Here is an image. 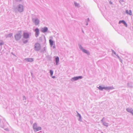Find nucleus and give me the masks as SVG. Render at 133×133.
Wrapping results in <instances>:
<instances>
[{"label":"nucleus","mask_w":133,"mask_h":133,"mask_svg":"<svg viewBox=\"0 0 133 133\" xmlns=\"http://www.w3.org/2000/svg\"><path fill=\"white\" fill-rule=\"evenodd\" d=\"M33 128L34 131H37L41 130V127H37V125L36 124H34L33 125Z\"/></svg>","instance_id":"nucleus-1"},{"label":"nucleus","mask_w":133,"mask_h":133,"mask_svg":"<svg viewBox=\"0 0 133 133\" xmlns=\"http://www.w3.org/2000/svg\"><path fill=\"white\" fill-rule=\"evenodd\" d=\"M98 88L99 89L102 90L103 89H111V87H102V85H99Z\"/></svg>","instance_id":"nucleus-2"},{"label":"nucleus","mask_w":133,"mask_h":133,"mask_svg":"<svg viewBox=\"0 0 133 133\" xmlns=\"http://www.w3.org/2000/svg\"><path fill=\"white\" fill-rule=\"evenodd\" d=\"M41 48L40 45L38 43H36L35 46V49L36 50L38 51L40 50Z\"/></svg>","instance_id":"nucleus-3"},{"label":"nucleus","mask_w":133,"mask_h":133,"mask_svg":"<svg viewBox=\"0 0 133 133\" xmlns=\"http://www.w3.org/2000/svg\"><path fill=\"white\" fill-rule=\"evenodd\" d=\"M21 34L20 33L17 34L15 36V39L17 40H18L20 39L21 38Z\"/></svg>","instance_id":"nucleus-4"},{"label":"nucleus","mask_w":133,"mask_h":133,"mask_svg":"<svg viewBox=\"0 0 133 133\" xmlns=\"http://www.w3.org/2000/svg\"><path fill=\"white\" fill-rule=\"evenodd\" d=\"M29 34L28 33L24 32L23 33V37L24 38H29Z\"/></svg>","instance_id":"nucleus-5"},{"label":"nucleus","mask_w":133,"mask_h":133,"mask_svg":"<svg viewBox=\"0 0 133 133\" xmlns=\"http://www.w3.org/2000/svg\"><path fill=\"white\" fill-rule=\"evenodd\" d=\"M18 10L20 12L22 11L23 10V6L21 5H19L18 6Z\"/></svg>","instance_id":"nucleus-6"},{"label":"nucleus","mask_w":133,"mask_h":133,"mask_svg":"<svg viewBox=\"0 0 133 133\" xmlns=\"http://www.w3.org/2000/svg\"><path fill=\"white\" fill-rule=\"evenodd\" d=\"M48 30V28H47L45 27L42 28L41 29V31L42 32H45L47 31Z\"/></svg>","instance_id":"nucleus-7"},{"label":"nucleus","mask_w":133,"mask_h":133,"mask_svg":"<svg viewBox=\"0 0 133 133\" xmlns=\"http://www.w3.org/2000/svg\"><path fill=\"white\" fill-rule=\"evenodd\" d=\"M121 23H123L124 24V25L125 26L127 27V24L125 22L123 21H119V24H121Z\"/></svg>","instance_id":"nucleus-8"},{"label":"nucleus","mask_w":133,"mask_h":133,"mask_svg":"<svg viewBox=\"0 0 133 133\" xmlns=\"http://www.w3.org/2000/svg\"><path fill=\"white\" fill-rule=\"evenodd\" d=\"M25 60L26 61L29 62H31L33 61V59L32 58H26L25 59Z\"/></svg>","instance_id":"nucleus-9"},{"label":"nucleus","mask_w":133,"mask_h":133,"mask_svg":"<svg viewBox=\"0 0 133 133\" xmlns=\"http://www.w3.org/2000/svg\"><path fill=\"white\" fill-rule=\"evenodd\" d=\"M82 78V77L81 76H78V77H75L72 78V79H74V80H76L79 78Z\"/></svg>","instance_id":"nucleus-10"},{"label":"nucleus","mask_w":133,"mask_h":133,"mask_svg":"<svg viewBox=\"0 0 133 133\" xmlns=\"http://www.w3.org/2000/svg\"><path fill=\"white\" fill-rule=\"evenodd\" d=\"M36 25H38L39 23V21L37 19H35L34 21Z\"/></svg>","instance_id":"nucleus-11"},{"label":"nucleus","mask_w":133,"mask_h":133,"mask_svg":"<svg viewBox=\"0 0 133 133\" xmlns=\"http://www.w3.org/2000/svg\"><path fill=\"white\" fill-rule=\"evenodd\" d=\"M36 34L37 36H38L39 33V30L38 29L36 28L35 29V30Z\"/></svg>","instance_id":"nucleus-12"},{"label":"nucleus","mask_w":133,"mask_h":133,"mask_svg":"<svg viewBox=\"0 0 133 133\" xmlns=\"http://www.w3.org/2000/svg\"><path fill=\"white\" fill-rule=\"evenodd\" d=\"M49 42L51 46H52L54 44V42L51 39H50L49 40Z\"/></svg>","instance_id":"nucleus-13"},{"label":"nucleus","mask_w":133,"mask_h":133,"mask_svg":"<svg viewBox=\"0 0 133 133\" xmlns=\"http://www.w3.org/2000/svg\"><path fill=\"white\" fill-rule=\"evenodd\" d=\"M59 61V58L58 57L56 58V64L57 65Z\"/></svg>","instance_id":"nucleus-14"},{"label":"nucleus","mask_w":133,"mask_h":133,"mask_svg":"<svg viewBox=\"0 0 133 133\" xmlns=\"http://www.w3.org/2000/svg\"><path fill=\"white\" fill-rule=\"evenodd\" d=\"M126 12L127 14L130 15H131L132 14V13L131 10L129 11V12L128 10H127L126 11Z\"/></svg>","instance_id":"nucleus-15"},{"label":"nucleus","mask_w":133,"mask_h":133,"mask_svg":"<svg viewBox=\"0 0 133 133\" xmlns=\"http://www.w3.org/2000/svg\"><path fill=\"white\" fill-rule=\"evenodd\" d=\"M82 51H83V52H85V53H87V54H89V52H88V51H87V50H85L84 49H83Z\"/></svg>","instance_id":"nucleus-16"},{"label":"nucleus","mask_w":133,"mask_h":133,"mask_svg":"<svg viewBox=\"0 0 133 133\" xmlns=\"http://www.w3.org/2000/svg\"><path fill=\"white\" fill-rule=\"evenodd\" d=\"M127 111L129 112H130L131 113V112L132 111V110L131 109H130L129 108H128L127 109Z\"/></svg>","instance_id":"nucleus-17"},{"label":"nucleus","mask_w":133,"mask_h":133,"mask_svg":"<svg viewBox=\"0 0 133 133\" xmlns=\"http://www.w3.org/2000/svg\"><path fill=\"white\" fill-rule=\"evenodd\" d=\"M50 73L51 75V76H52L53 74V71L51 70H50Z\"/></svg>","instance_id":"nucleus-18"},{"label":"nucleus","mask_w":133,"mask_h":133,"mask_svg":"<svg viewBox=\"0 0 133 133\" xmlns=\"http://www.w3.org/2000/svg\"><path fill=\"white\" fill-rule=\"evenodd\" d=\"M27 42H28V40H25V41H24L23 42V43H27Z\"/></svg>","instance_id":"nucleus-19"},{"label":"nucleus","mask_w":133,"mask_h":133,"mask_svg":"<svg viewBox=\"0 0 133 133\" xmlns=\"http://www.w3.org/2000/svg\"><path fill=\"white\" fill-rule=\"evenodd\" d=\"M131 113L133 115V110H132V111L131 112Z\"/></svg>","instance_id":"nucleus-20"},{"label":"nucleus","mask_w":133,"mask_h":133,"mask_svg":"<svg viewBox=\"0 0 133 133\" xmlns=\"http://www.w3.org/2000/svg\"><path fill=\"white\" fill-rule=\"evenodd\" d=\"M21 0H16V1H21Z\"/></svg>","instance_id":"nucleus-21"},{"label":"nucleus","mask_w":133,"mask_h":133,"mask_svg":"<svg viewBox=\"0 0 133 133\" xmlns=\"http://www.w3.org/2000/svg\"><path fill=\"white\" fill-rule=\"evenodd\" d=\"M53 48H55V46H53Z\"/></svg>","instance_id":"nucleus-22"},{"label":"nucleus","mask_w":133,"mask_h":133,"mask_svg":"<svg viewBox=\"0 0 133 133\" xmlns=\"http://www.w3.org/2000/svg\"><path fill=\"white\" fill-rule=\"evenodd\" d=\"M52 77L53 78H54V77Z\"/></svg>","instance_id":"nucleus-23"}]
</instances>
